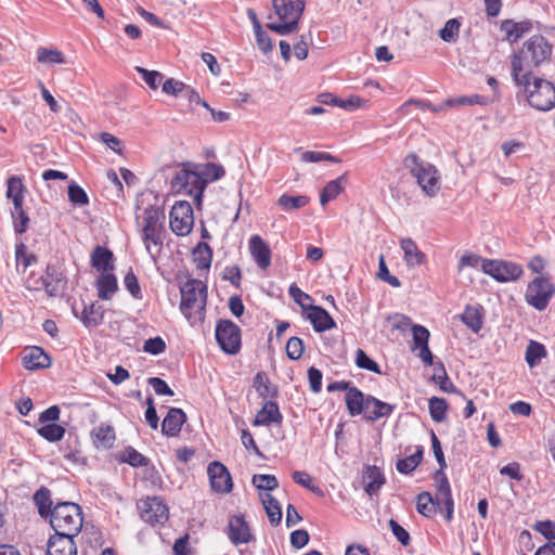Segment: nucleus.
<instances>
[{"label":"nucleus","instance_id":"e2e57ef3","mask_svg":"<svg viewBox=\"0 0 555 555\" xmlns=\"http://www.w3.org/2000/svg\"><path fill=\"white\" fill-rule=\"evenodd\" d=\"M387 322L390 324L391 328L396 331L404 332L413 326L411 319L401 313L389 315Z\"/></svg>","mask_w":555,"mask_h":555},{"label":"nucleus","instance_id":"f704fd0d","mask_svg":"<svg viewBox=\"0 0 555 555\" xmlns=\"http://www.w3.org/2000/svg\"><path fill=\"white\" fill-rule=\"evenodd\" d=\"M113 253L105 247L98 246L91 255L92 267L102 273L113 269Z\"/></svg>","mask_w":555,"mask_h":555},{"label":"nucleus","instance_id":"f03ea898","mask_svg":"<svg viewBox=\"0 0 555 555\" xmlns=\"http://www.w3.org/2000/svg\"><path fill=\"white\" fill-rule=\"evenodd\" d=\"M551 54L552 47L544 37H531L513 55L511 62L512 76L524 77V75L533 74V70L547 61Z\"/></svg>","mask_w":555,"mask_h":555},{"label":"nucleus","instance_id":"58836bf2","mask_svg":"<svg viewBox=\"0 0 555 555\" xmlns=\"http://www.w3.org/2000/svg\"><path fill=\"white\" fill-rule=\"evenodd\" d=\"M461 320L474 333H478L482 327L481 308L467 306L461 315Z\"/></svg>","mask_w":555,"mask_h":555},{"label":"nucleus","instance_id":"473e14b6","mask_svg":"<svg viewBox=\"0 0 555 555\" xmlns=\"http://www.w3.org/2000/svg\"><path fill=\"white\" fill-rule=\"evenodd\" d=\"M345 400L350 415L354 416L363 413L364 405L366 403V397L358 388H349Z\"/></svg>","mask_w":555,"mask_h":555},{"label":"nucleus","instance_id":"4be33fe9","mask_svg":"<svg viewBox=\"0 0 555 555\" xmlns=\"http://www.w3.org/2000/svg\"><path fill=\"white\" fill-rule=\"evenodd\" d=\"M395 410V405L380 401L372 396H366V403L363 410V416L371 422H376L383 417H388Z\"/></svg>","mask_w":555,"mask_h":555},{"label":"nucleus","instance_id":"e433bc0d","mask_svg":"<svg viewBox=\"0 0 555 555\" xmlns=\"http://www.w3.org/2000/svg\"><path fill=\"white\" fill-rule=\"evenodd\" d=\"M15 260L16 271L18 273H24L27 268L36 263L37 258L33 253H29L26 245L21 242L15 245Z\"/></svg>","mask_w":555,"mask_h":555},{"label":"nucleus","instance_id":"f257e3e1","mask_svg":"<svg viewBox=\"0 0 555 555\" xmlns=\"http://www.w3.org/2000/svg\"><path fill=\"white\" fill-rule=\"evenodd\" d=\"M164 221L165 210L158 205L156 198H153V203L145 197L138 199L137 225L142 233L145 249L153 258L163 247Z\"/></svg>","mask_w":555,"mask_h":555},{"label":"nucleus","instance_id":"603ef678","mask_svg":"<svg viewBox=\"0 0 555 555\" xmlns=\"http://www.w3.org/2000/svg\"><path fill=\"white\" fill-rule=\"evenodd\" d=\"M292 478L296 483L309 489L313 493L318 495L323 494L322 490L313 483L312 477L308 473L304 470H295L292 474Z\"/></svg>","mask_w":555,"mask_h":555},{"label":"nucleus","instance_id":"5701e85b","mask_svg":"<svg viewBox=\"0 0 555 555\" xmlns=\"http://www.w3.org/2000/svg\"><path fill=\"white\" fill-rule=\"evenodd\" d=\"M23 365L27 370L47 369L51 365V359L42 348L34 346L25 350Z\"/></svg>","mask_w":555,"mask_h":555},{"label":"nucleus","instance_id":"ddd939ff","mask_svg":"<svg viewBox=\"0 0 555 555\" xmlns=\"http://www.w3.org/2000/svg\"><path fill=\"white\" fill-rule=\"evenodd\" d=\"M435 479V503L437 507L442 512H446L444 518L450 521L453 517L454 502L452 499L451 487L448 478L442 470H437L434 475Z\"/></svg>","mask_w":555,"mask_h":555},{"label":"nucleus","instance_id":"c9c22d12","mask_svg":"<svg viewBox=\"0 0 555 555\" xmlns=\"http://www.w3.org/2000/svg\"><path fill=\"white\" fill-rule=\"evenodd\" d=\"M25 188L18 177H10L7 181V198L11 199L14 208L20 209L24 204Z\"/></svg>","mask_w":555,"mask_h":555},{"label":"nucleus","instance_id":"cd10ccee","mask_svg":"<svg viewBox=\"0 0 555 555\" xmlns=\"http://www.w3.org/2000/svg\"><path fill=\"white\" fill-rule=\"evenodd\" d=\"M346 185V173L339 176L338 178L328 181L321 194H320V204L325 206L330 201L335 199L343 191Z\"/></svg>","mask_w":555,"mask_h":555},{"label":"nucleus","instance_id":"aec40b11","mask_svg":"<svg viewBox=\"0 0 555 555\" xmlns=\"http://www.w3.org/2000/svg\"><path fill=\"white\" fill-rule=\"evenodd\" d=\"M76 535L55 533L48 542L49 555H77V547L74 542Z\"/></svg>","mask_w":555,"mask_h":555},{"label":"nucleus","instance_id":"4c0bfd02","mask_svg":"<svg viewBox=\"0 0 555 555\" xmlns=\"http://www.w3.org/2000/svg\"><path fill=\"white\" fill-rule=\"evenodd\" d=\"M103 317L104 311L102 307L95 302H92L83 307V310L79 318L87 327H91L99 325L102 322Z\"/></svg>","mask_w":555,"mask_h":555},{"label":"nucleus","instance_id":"a211bd4d","mask_svg":"<svg viewBox=\"0 0 555 555\" xmlns=\"http://www.w3.org/2000/svg\"><path fill=\"white\" fill-rule=\"evenodd\" d=\"M228 537L234 545L248 543L253 539L249 526L243 516H232L229 519Z\"/></svg>","mask_w":555,"mask_h":555},{"label":"nucleus","instance_id":"9d476101","mask_svg":"<svg viewBox=\"0 0 555 555\" xmlns=\"http://www.w3.org/2000/svg\"><path fill=\"white\" fill-rule=\"evenodd\" d=\"M554 292L553 284L547 279L539 276L528 284L525 299L528 305L542 311L546 308Z\"/></svg>","mask_w":555,"mask_h":555},{"label":"nucleus","instance_id":"bf43d9fd","mask_svg":"<svg viewBox=\"0 0 555 555\" xmlns=\"http://www.w3.org/2000/svg\"><path fill=\"white\" fill-rule=\"evenodd\" d=\"M339 107L348 112H353L356 109L367 108L369 101L352 94L348 96L346 100H341V103H339Z\"/></svg>","mask_w":555,"mask_h":555},{"label":"nucleus","instance_id":"bb28decb","mask_svg":"<svg viewBox=\"0 0 555 555\" xmlns=\"http://www.w3.org/2000/svg\"><path fill=\"white\" fill-rule=\"evenodd\" d=\"M195 170L204 189L207 183L217 181L224 176L223 167L215 163L195 164Z\"/></svg>","mask_w":555,"mask_h":555},{"label":"nucleus","instance_id":"5fc2aeb1","mask_svg":"<svg viewBox=\"0 0 555 555\" xmlns=\"http://www.w3.org/2000/svg\"><path fill=\"white\" fill-rule=\"evenodd\" d=\"M35 502L38 506L39 514L41 516L50 515L52 508H51V500H50V492L47 489H40L36 492Z\"/></svg>","mask_w":555,"mask_h":555},{"label":"nucleus","instance_id":"79ce46f5","mask_svg":"<svg viewBox=\"0 0 555 555\" xmlns=\"http://www.w3.org/2000/svg\"><path fill=\"white\" fill-rule=\"evenodd\" d=\"M37 433L43 439L50 442H56L63 439L65 435V428L56 423L40 425Z\"/></svg>","mask_w":555,"mask_h":555},{"label":"nucleus","instance_id":"dca6fc26","mask_svg":"<svg viewBox=\"0 0 555 555\" xmlns=\"http://www.w3.org/2000/svg\"><path fill=\"white\" fill-rule=\"evenodd\" d=\"M411 331L413 335L412 351L417 352L418 358L425 365H433L434 357L428 347L429 331L425 326L417 324L413 325Z\"/></svg>","mask_w":555,"mask_h":555},{"label":"nucleus","instance_id":"4468645a","mask_svg":"<svg viewBox=\"0 0 555 555\" xmlns=\"http://www.w3.org/2000/svg\"><path fill=\"white\" fill-rule=\"evenodd\" d=\"M141 518L151 525L164 524L169 518V509L159 496L146 498L139 506Z\"/></svg>","mask_w":555,"mask_h":555},{"label":"nucleus","instance_id":"7c9ffc66","mask_svg":"<svg viewBox=\"0 0 555 555\" xmlns=\"http://www.w3.org/2000/svg\"><path fill=\"white\" fill-rule=\"evenodd\" d=\"M260 501L272 525L280 524L282 519V508L279 501L268 492L259 493Z\"/></svg>","mask_w":555,"mask_h":555},{"label":"nucleus","instance_id":"393cba45","mask_svg":"<svg viewBox=\"0 0 555 555\" xmlns=\"http://www.w3.org/2000/svg\"><path fill=\"white\" fill-rule=\"evenodd\" d=\"M91 440L96 449H111L116 440L113 426L100 425L91 431Z\"/></svg>","mask_w":555,"mask_h":555},{"label":"nucleus","instance_id":"6e6552de","mask_svg":"<svg viewBox=\"0 0 555 555\" xmlns=\"http://www.w3.org/2000/svg\"><path fill=\"white\" fill-rule=\"evenodd\" d=\"M414 166L411 168L412 175L416 179L422 191L427 196H435L440 189V176L435 166L428 163H420L413 156Z\"/></svg>","mask_w":555,"mask_h":555},{"label":"nucleus","instance_id":"052dcab7","mask_svg":"<svg viewBox=\"0 0 555 555\" xmlns=\"http://www.w3.org/2000/svg\"><path fill=\"white\" fill-rule=\"evenodd\" d=\"M377 276H378V279L387 282L388 284H390L393 287H400V285H401L399 279L389 273V270L387 268V264H386V261H385V258L383 255L379 256V259H378Z\"/></svg>","mask_w":555,"mask_h":555},{"label":"nucleus","instance_id":"c85d7f7f","mask_svg":"<svg viewBox=\"0 0 555 555\" xmlns=\"http://www.w3.org/2000/svg\"><path fill=\"white\" fill-rule=\"evenodd\" d=\"M363 482L365 491L372 495L382 488V486L385 483V478L378 467L369 466L363 474Z\"/></svg>","mask_w":555,"mask_h":555},{"label":"nucleus","instance_id":"f8f14e48","mask_svg":"<svg viewBox=\"0 0 555 555\" xmlns=\"http://www.w3.org/2000/svg\"><path fill=\"white\" fill-rule=\"evenodd\" d=\"M482 272L498 282H512L518 280L524 270L515 262L487 259L482 262Z\"/></svg>","mask_w":555,"mask_h":555},{"label":"nucleus","instance_id":"3c124183","mask_svg":"<svg viewBox=\"0 0 555 555\" xmlns=\"http://www.w3.org/2000/svg\"><path fill=\"white\" fill-rule=\"evenodd\" d=\"M119 461L128 463L131 466H144L147 464L146 459L133 448H127L119 454Z\"/></svg>","mask_w":555,"mask_h":555},{"label":"nucleus","instance_id":"412c9836","mask_svg":"<svg viewBox=\"0 0 555 555\" xmlns=\"http://www.w3.org/2000/svg\"><path fill=\"white\" fill-rule=\"evenodd\" d=\"M306 317L312 324L313 330L319 333L332 330L336 325L330 313L319 306H309L306 310Z\"/></svg>","mask_w":555,"mask_h":555},{"label":"nucleus","instance_id":"0eeeda50","mask_svg":"<svg viewBox=\"0 0 555 555\" xmlns=\"http://www.w3.org/2000/svg\"><path fill=\"white\" fill-rule=\"evenodd\" d=\"M171 190L177 194L188 195L199 204L204 188L195 170V164L183 165L170 182Z\"/></svg>","mask_w":555,"mask_h":555},{"label":"nucleus","instance_id":"7ed1b4c3","mask_svg":"<svg viewBox=\"0 0 555 555\" xmlns=\"http://www.w3.org/2000/svg\"><path fill=\"white\" fill-rule=\"evenodd\" d=\"M515 83L521 88L527 103L540 112H548L555 107V86L534 74L524 77L512 76Z\"/></svg>","mask_w":555,"mask_h":555},{"label":"nucleus","instance_id":"a18cd8bd","mask_svg":"<svg viewBox=\"0 0 555 555\" xmlns=\"http://www.w3.org/2000/svg\"><path fill=\"white\" fill-rule=\"evenodd\" d=\"M253 485L261 492H268L279 487V481L274 475L259 474L254 475L251 479Z\"/></svg>","mask_w":555,"mask_h":555},{"label":"nucleus","instance_id":"2f4dec72","mask_svg":"<svg viewBox=\"0 0 555 555\" xmlns=\"http://www.w3.org/2000/svg\"><path fill=\"white\" fill-rule=\"evenodd\" d=\"M488 103L487 99L481 95H470V96H460L456 99H448L442 104L438 105V107H433V113H440L448 108L461 105H486Z\"/></svg>","mask_w":555,"mask_h":555},{"label":"nucleus","instance_id":"de8ad7c7","mask_svg":"<svg viewBox=\"0 0 555 555\" xmlns=\"http://www.w3.org/2000/svg\"><path fill=\"white\" fill-rule=\"evenodd\" d=\"M447 409L448 404L444 399L433 397L429 400V413L435 422H442L446 418Z\"/></svg>","mask_w":555,"mask_h":555},{"label":"nucleus","instance_id":"8fccbe9b","mask_svg":"<svg viewBox=\"0 0 555 555\" xmlns=\"http://www.w3.org/2000/svg\"><path fill=\"white\" fill-rule=\"evenodd\" d=\"M460 22L456 18L449 20L440 29L439 36L446 42H453L456 40L460 31Z\"/></svg>","mask_w":555,"mask_h":555},{"label":"nucleus","instance_id":"69168bd1","mask_svg":"<svg viewBox=\"0 0 555 555\" xmlns=\"http://www.w3.org/2000/svg\"><path fill=\"white\" fill-rule=\"evenodd\" d=\"M100 139H101L102 143H104L109 150H112L116 154H118V155L124 154V144L114 134H112L109 132H102L100 134Z\"/></svg>","mask_w":555,"mask_h":555},{"label":"nucleus","instance_id":"09e8293b","mask_svg":"<svg viewBox=\"0 0 555 555\" xmlns=\"http://www.w3.org/2000/svg\"><path fill=\"white\" fill-rule=\"evenodd\" d=\"M135 70L152 90H156L163 82L164 76L157 70H149L141 66H137Z\"/></svg>","mask_w":555,"mask_h":555},{"label":"nucleus","instance_id":"20e7f679","mask_svg":"<svg viewBox=\"0 0 555 555\" xmlns=\"http://www.w3.org/2000/svg\"><path fill=\"white\" fill-rule=\"evenodd\" d=\"M207 291L199 280H189L181 287L180 309L192 325L205 319Z\"/></svg>","mask_w":555,"mask_h":555},{"label":"nucleus","instance_id":"0e129e2a","mask_svg":"<svg viewBox=\"0 0 555 555\" xmlns=\"http://www.w3.org/2000/svg\"><path fill=\"white\" fill-rule=\"evenodd\" d=\"M12 218L14 219L15 232L20 234L24 233L27 230L29 218L27 217L23 206L20 209L14 208Z\"/></svg>","mask_w":555,"mask_h":555},{"label":"nucleus","instance_id":"1a4fd4ad","mask_svg":"<svg viewBox=\"0 0 555 555\" xmlns=\"http://www.w3.org/2000/svg\"><path fill=\"white\" fill-rule=\"evenodd\" d=\"M194 224V214L191 204L186 201L177 202L169 214V225L173 233L180 236L188 235Z\"/></svg>","mask_w":555,"mask_h":555},{"label":"nucleus","instance_id":"774afa93","mask_svg":"<svg viewBox=\"0 0 555 555\" xmlns=\"http://www.w3.org/2000/svg\"><path fill=\"white\" fill-rule=\"evenodd\" d=\"M166 349V343L164 341V339L162 337H154V338H149L147 340H145L144 343V346H143V350L147 353H151V354H159V353H163Z\"/></svg>","mask_w":555,"mask_h":555},{"label":"nucleus","instance_id":"338daca9","mask_svg":"<svg viewBox=\"0 0 555 555\" xmlns=\"http://www.w3.org/2000/svg\"><path fill=\"white\" fill-rule=\"evenodd\" d=\"M163 91L166 94L178 96L186 89V86L177 79L169 78L162 82Z\"/></svg>","mask_w":555,"mask_h":555},{"label":"nucleus","instance_id":"423d86ee","mask_svg":"<svg viewBox=\"0 0 555 555\" xmlns=\"http://www.w3.org/2000/svg\"><path fill=\"white\" fill-rule=\"evenodd\" d=\"M272 2L279 21L269 23L267 27L281 36L295 33L305 10V2L302 0H272Z\"/></svg>","mask_w":555,"mask_h":555},{"label":"nucleus","instance_id":"37998d69","mask_svg":"<svg viewBox=\"0 0 555 555\" xmlns=\"http://www.w3.org/2000/svg\"><path fill=\"white\" fill-rule=\"evenodd\" d=\"M546 357L545 347L534 340H530L526 349V362L530 367L535 366L543 358Z\"/></svg>","mask_w":555,"mask_h":555},{"label":"nucleus","instance_id":"9b49d317","mask_svg":"<svg viewBox=\"0 0 555 555\" xmlns=\"http://www.w3.org/2000/svg\"><path fill=\"white\" fill-rule=\"evenodd\" d=\"M216 339L223 352L235 354L241 349V331L229 320H221L216 325Z\"/></svg>","mask_w":555,"mask_h":555},{"label":"nucleus","instance_id":"864d4df0","mask_svg":"<svg viewBox=\"0 0 555 555\" xmlns=\"http://www.w3.org/2000/svg\"><path fill=\"white\" fill-rule=\"evenodd\" d=\"M68 199L72 204L77 206H86L89 204L87 193L81 186H79L75 182H72L68 185Z\"/></svg>","mask_w":555,"mask_h":555},{"label":"nucleus","instance_id":"6ab92c4d","mask_svg":"<svg viewBox=\"0 0 555 555\" xmlns=\"http://www.w3.org/2000/svg\"><path fill=\"white\" fill-rule=\"evenodd\" d=\"M400 248L403 253V260L409 269H415L426 263V255L418 248L412 238H402Z\"/></svg>","mask_w":555,"mask_h":555},{"label":"nucleus","instance_id":"49530a36","mask_svg":"<svg viewBox=\"0 0 555 555\" xmlns=\"http://www.w3.org/2000/svg\"><path fill=\"white\" fill-rule=\"evenodd\" d=\"M423 457L422 450H417L414 454L401 459L397 462V469L402 474H409L413 472L421 463Z\"/></svg>","mask_w":555,"mask_h":555},{"label":"nucleus","instance_id":"c03bdc74","mask_svg":"<svg viewBox=\"0 0 555 555\" xmlns=\"http://www.w3.org/2000/svg\"><path fill=\"white\" fill-rule=\"evenodd\" d=\"M416 508L420 514L431 517L436 514L437 505L429 492H423L417 496Z\"/></svg>","mask_w":555,"mask_h":555},{"label":"nucleus","instance_id":"a878e982","mask_svg":"<svg viewBox=\"0 0 555 555\" xmlns=\"http://www.w3.org/2000/svg\"><path fill=\"white\" fill-rule=\"evenodd\" d=\"M532 25L529 21L514 22L505 20L501 23V30L509 42L518 41L525 34L530 31Z\"/></svg>","mask_w":555,"mask_h":555},{"label":"nucleus","instance_id":"a19ab883","mask_svg":"<svg viewBox=\"0 0 555 555\" xmlns=\"http://www.w3.org/2000/svg\"><path fill=\"white\" fill-rule=\"evenodd\" d=\"M308 203L309 198L306 195L291 196L283 194L276 201L278 206L284 211L298 210L308 205Z\"/></svg>","mask_w":555,"mask_h":555},{"label":"nucleus","instance_id":"39448f33","mask_svg":"<svg viewBox=\"0 0 555 555\" xmlns=\"http://www.w3.org/2000/svg\"><path fill=\"white\" fill-rule=\"evenodd\" d=\"M50 524L57 534L77 535L83 525L81 507L73 502L57 503L50 513Z\"/></svg>","mask_w":555,"mask_h":555},{"label":"nucleus","instance_id":"b1692460","mask_svg":"<svg viewBox=\"0 0 555 555\" xmlns=\"http://www.w3.org/2000/svg\"><path fill=\"white\" fill-rule=\"evenodd\" d=\"M185 420L186 416L181 409H170L162 424L163 434L171 437L177 436L180 433Z\"/></svg>","mask_w":555,"mask_h":555},{"label":"nucleus","instance_id":"72a5a7b5","mask_svg":"<svg viewBox=\"0 0 555 555\" xmlns=\"http://www.w3.org/2000/svg\"><path fill=\"white\" fill-rule=\"evenodd\" d=\"M281 414L276 403L268 401L263 404L260 411H258L254 421L255 426L270 425L271 423L279 422Z\"/></svg>","mask_w":555,"mask_h":555},{"label":"nucleus","instance_id":"ea45409f","mask_svg":"<svg viewBox=\"0 0 555 555\" xmlns=\"http://www.w3.org/2000/svg\"><path fill=\"white\" fill-rule=\"evenodd\" d=\"M37 60L44 65H62L66 64L65 55L55 48H39L37 50Z\"/></svg>","mask_w":555,"mask_h":555},{"label":"nucleus","instance_id":"680f3d73","mask_svg":"<svg viewBox=\"0 0 555 555\" xmlns=\"http://www.w3.org/2000/svg\"><path fill=\"white\" fill-rule=\"evenodd\" d=\"M304 341L299 337H291L286 344L287 357L292 360H298L304 353Z\"/></svg>","mask_w":555,"mask_h":555},{"label":"nucleus","instance_id":"4d7b16f0","mask_svg":"<svg viewBox=\"0 0 555 555\" xmlns=\"http://www.w3.org/2000/svg\"><path fill=\"white\" fill-rule=\"evenodd\" d=\"M300 159L304 163H320V162H334L339 160L333 155L324 152L305 151L300 154Z\"/></svg>","mask_w":555,"mask_h":555},{"label":"nucleus","instance_id":"f3484780","mask_svg":"<svg viewBox=\"0 0 555 555\" xmlns=\"http://www.w3.org/2000/svg\"><path fill=\"white\" fill-rule=\"evenodd\" d=\"M248 250L257 267L267 270L271 264V249L268 243L258 234L248 241Z\"/></svg>","mask_w":555,"mask_h":555},{"label":"nucleus","instance_id":"2eb2a0df","mask_svg":"<svg viewBox=\"0 0 555 555\" xmlns=\"http://www.w3.org/2000/svg\"><path fill=\"white\" fill-rule=\"evenodd\" d=\"M210 487L216 493H229L233 488V481L228 468L220 462H211L207 467Z\"/></svg>","mask_w":555,"mask_h":555},{"label":"nucleus","instance_id":"13d9d810","mask_svg":"<svg viewBox=\"0 0 555 555\" xmlns=\"http://www.w3.org/2000/svg\"><path fill=\"white\" fill-rule=\"evenodd\" d=\"M356 364L360 369H364L380 374L379 365L372 360L362 349L356 351Z\"/></svg>","mask_w":555,"mask_h":555},{"label":"nucleus","instance_id":"c756f323","mask_svg":"<svg viewBox=\"0 0 555 555\" xmlns=\"http://www.w3.org/2000/svg\"><path fill=\"white\" fill-rule=\"evenodd\" d=\"M117 280L114 274L104 272L96 281L98 295L103 300H109L116 293Z\"/></svg>","mask_w":555,"mask_h":555},{"label":"nucleus","instance_id":"6e6d98bb","mask_svg":"<svg viewBox=\"0 0 555 555\" xmlns=\"http://www.w3.org/2000/svg\"><path fill=\"white\" fill-rule=\"evenodd\" d=\"M486 259L474 253H466L461 256L457 264L459 272L464 271L466 268H478L482 269V262Z\"/></svg>","mask_w":555,"mask_h":555}]
</instances>
